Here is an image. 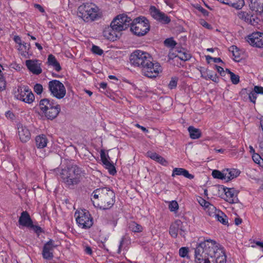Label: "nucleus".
Here are the masks:
<instances>
[{
  "label": "nucleus",
  "instance_id": "3c124183",
  "mask_svg": "<svg viewBox=\"0 0 263 263\" xmlns=\"http://www.w3.org/2000/svg\"><path fill=\"white\" fill-rule=\"evenodd\" d=\"M180 227L181 228H179V234L181 236L184 237H185V235L186 230L184 228V227L183 226V223H182V221H181V224Z\"/></svg>",
  "mask_w": 263,
  "mask_h": 263
},
{
  "label": "nucleus",
  "instance_id": "393cba45",
  "mask_svg": "<svg viewBox=\"0 0 263 263\" xmlns=\"http://www.w3.org/2000/svg\"><path fill=\"white\" fill-rule=\"evenodd\" d=\"M181 221L180 220H176L173 223L170 227L169 233L172 237L176 238L179 232V228H181Z\"/></svg>",
  "mask_w": 263,
  "mask_h": 263
},
{
  "label": "nucleus",
  "instance_id": "bf43d9fd",
  "mask_svg": "<svg viewBox=\"0 0 263 263\" xmlns=\"http://www.w3.org/2000/svg\"><path fill=\"white\" fill-rule=\"evenodd\" d=\"M14 41L16 44H18L20 45V46L22 45V40L21 37L18 35H15L14 37Z\"/></svg>",
  "mask_w": 263,
  "mask_h": 263
},
{
  "label": "nucleus",
  "instance_id": "ddd939ff",
  "mask_svg": "<svg viewBox=\"0 0 263 263\" xmlns=\"http://www.w3.org/2000/svg\"><path fill=\"white\" fill-rule=\"evenodd\" d=\"M149 11L152 16L162 24H167L171 22V19L168 16L155 6H151Z\"/></svg>",
  "mask_w": 263,
  "mask_h": 263
},
{
  "label": "nucleus",
  "instance_id": "338daca9",
  "mask_svg": "<svg viewBox=\"0 0 263 263\" xmlns=\"http://www.w3.org/2000/svg\"><path fill=\"white\" fill-rule=\"evenodd\" d=\"M212 60L214 63L222 62V60L219 58H213Z\"/></svg>",
  "mask_w": 263,
  "mask_h": 263
},
{
  "label": "nucleus",
  "instance_id": "aec40b11",
  "mask_svg": "<svg viewBox=\"0 0 263 263\" xmlns=\"http://www.w3.org/2000/svg\"><path fill=\"white\" fill-rule=\"evenodd\" d=\"M18 222L20 225L29 227L32 223L30 216L27 211H23L20 217Z\"/></svg>",
  "mask_w": 263,
  "mask_h": 263
},
{
  "label": "nucleus",
  "instance_id": "f704fd0d",
  "mask_svg": "<svg viewBox=\"0 0 263 263\" xmlns=\"http://www.w3.org/2000/svg\"><path fill=\"white\" fill-rule=\"evenodd\" d=\"M231 51L232 52L233 59L236 62H239L241 60L240 51L236 46H233L231 47Z\"/></svg>",
  "mask_w": 263,
  "mask_h": 263
},
{
  "label": "nucleus",
  "instance_id": "9b49d317",
  "mask_svg": "<svg viewBox=\"0 0 263 263\" xmlns=\"http://www.w3.org/2000/svg\"><path fill=\"white\" fill-rule=\"evenodd\" d=\"M132 23V19L125 14H119L111 22L116 30L120 32L127 29Z\"/></svg>",
  "mask_w": 263,
  "mask_h": 263
},
{
  "label": "nucleus",
  "instance_id": "6ab92c4d",
  "mask_svg": "<svg viewBox=\"0 0 263 263\" xmlns=\"http://www.w3.org/2000/svg\"><path fill=\"white\" fill-rule=\"evenodd\" d=\"M223 191L227 197V201L231 203H236L238 201L237 197L238 192L233 188H223Z\"/></svg>",
  "mask_w": 263,
  "mask_h": 263
},
{
  "label": "nucleus",
  "instance_id": "f03ea898",
  "mask_svg": "<svg viewBox=\"0 0 263 263\" xmlns=\"http://www.w3.org/2000/svg\"><path fill=\"white\" fill-rule=\"evenodd\" d=\"M130 62L133 66L140 67L144 76L151 79L156 78L162 71L160 65L153 62L152 55L141 50H136L131 53Z\"/></svg>",
  "mask_w": 263,
  "mask_h": 263
},
{
  "label": "nucleus",
  "instance_id": "4d7b16f0",
  "mask_svg": "<svg viewBox=\"0 0 263 263\" xmlns=\"http://www.w3.org/2000/svg\"><path fill=\"white\" fill-rule=\"evenodd\" d=\"M198 9L199 11H200L204 15L207 16L209 14V12L206 10L205 9L202 8L201 6L198 7Z\"/></svg>",
  "mask_w": 263,
  "mask_h": 263
},
{
  "label": "nucleus",
  "instance_id": "ea45409f",
  "mask_svg": "<svg viewBox=\"0 0 263 263\" xmlns=\"http://www.w3.org/2000/svg\"><path fill=\"white\" fill-rule=\"evenodd\" d=\"M258 5L257 6H255L252 10L259 13H263V0H260Z\"/></svg>",
  "mask_w": 263,
  "mask_h": 263
},
{
  "label": "nucleus",
  "instance_id": "58836bf2",
  "mask_svg": "<svg viewBox=\"0 0 263 263\" xmlns=\"http://www.w3.org/2000/svg\"><path fill=\"white\" fill-rule=\"evenodd\" d=\"M252 159L254 162L259 165H261L263 163V159L258 154H254L252 155Z\"/></svg>",
  "mask_w": 263,
  "mask_h": 263
},
{
  "label": "nucleus",
  "instance_id": "c756f323",
  "mask_svg": "<svg viewBox=\"0 0 263 263\" xmlns=\"http://www.w3.org/2000/svg\"><path fill=\"white\" fill-rule=\"evenodd\" d=\"M240 95L242 96L243 95H248V98L250 102L255 104L256 99L257 98V93L255 91H248L246 88L242 89L240 91Z\"/></svg>",
  "mask_w": 263,
  "mask_h": 263
},
{
  "label": "nucleus",
  "instance_id": "052dcab7",
  "mask_svg": "<svg viewBox=\"0 0 263 263\" xmlns=\"http://www.w3.org/2000/svg\"><path fill=\"white\" fill-rule=\"evenodd\" d=\"M84 252H85V253L88 255H91L92 253L91 248L89 246L85 247L84 249Z\"/></svg>",
  "mask_w": 263,
  "mask_h": 263
},
{
  "label": "nucleus",
  "instance_id": "09e8293b",
  "mask_svg": "<svg viewBox=\"0 0 263 263\" xmlns=\"http://www.w3.org/2000/svg\"><path fill=\"white\" fill-rule=\"evenodd\" d=\"M251 22H249V24H251L253 26H256L258 23V21L259 20V18L253 15H251Z\"/></svg>",
  "mask_w": 263,
  "mask_h": 263
},
{
  "label": "nucleus",
  "instance_id": "72a5a7b5",
  "mask_svg": "<svg viewBox=\"0 0 263 263\" xmlns=\"http://www.w3.org/2000/svg\"><path fill=\"white\" fill-rule=\"evenodd\" d=\"M238 17L239 18L243 20L247 23L251 22V14L248 13L246 11H240L238 13Z\"/></svg>",
  "mask_w": 263,
  "mask_h": 263
},
{
  "label": "nucleus",
  "instance_id": "774afa93",
  "mask_svg": "<svg viewBox=\"0 0 263 263\" xmlns=\"http://www.w3.org/2000/svg\"><path fill=\"white\" fill-rule=\"evenodd\" d=\"M255 243L257 246H259L263 248V242L256 241L255 242Z\"/></svg>",
  "mask_w": 263,
  "mask_h": 263
},
{
  "label": "nucleus",
  "instance_id": "cd10ccee",
  "mask_svg": "<svg viewBox=\"0 0 263 263\" xmlns=\"http://www.w3.org/2000/svg\"><path fill=\"white\" fill-rule=\"evenodd\" d=\"M47 63L49 65L52 66L57 71L59 72L61 70L60 63L52 54L48 55Z\"/></svg>",
  "mask_w": 263,
  "mask_h": 263
},
{
  "label": "nucleus",
  "instance_id": "2eb2a0df",
  "mask_svg": "<svg viewBox=\"0 0 263 263\" xmlns=\"http://www.w3.org/2000/svg\"><path fill=\"white\" fill-rule=\"evenodd\" d=\"M100 157L103 164L105 168L108 170L109 174L112 175L116 174L117 173L116 168L113 163L109 161L110 158L108 155H106L104 149H101L100 151Z\"/></svg>",
  "mask_w": 263,
  "mask_h": 263
},
{
  "label": "nucleus",
  "instance_id": "603ef678",
  "mask_svg": "<svg viewBox=\"0 0 263 263\" xmlns=\"http://www.w3.org/2000/svg\"><path fill=\"white\" fill-rule=\"evenodd\" d=\"M258 144L260 152L263 155V136L258 138Z\"/></svg>",
  "mask_w": 263,
  "mask_h": 263
},
{
  "label": "nucleus",
  "instance_id": "4468645a",
  "mask_svg": "<svg viewBox=\"0 0 263 263\" xmlns=\"http://www.w3.org/2000/svg\"><path fill=\"white\" fill-rule=\"evenodd\" d=\"M57 247L52 239H50L46 242L43 247L42 251L43 257L45 259H52L53 258V251Z\"/></svg>",
  "mask_w": 263,
  "mask_h": 263
},
{
  "label": "nucleus",
  "instance_id": "f3484780",
  "mask_svg": "<svg viewBox=\"0 0 263 263\" xmlns=\"http://www.w3.org/2000/svg\"><path fill=\"white\" fill-rule=\"evenodd\" d=\"M17 133L20 140L25 143L31 138V133L28 128L22 124H17Z\"/></svg>",
  "mask_w": 263,
  "mask_h": 263
},
{
  "label": "nucleus",
  "instance_id": "c85d7f7f",
  "mask_svg": "<svg viewBox=\"0 0 263 263\" xmlns=\"http://www.w3.org/2000/svg\"><path fill=\"white\" fill-rule=\"evenodd\" d=\"M190 136L192 139H197L201 136V132L198 128L190 126L188 127Z\"/></svg>",
  "mask_w": 263,
  "mask_h": 263
},
{
  "label": "nucleus",
  "instance_id": "4be33fe9",
  "mask_svg": "<svg viewBox=\"0 0 263 263\" xmlns=\"http://www.w3.org/2000/svg\"><path fill=\"white\" fill-rule=\"evenodd\" d=\"M216 210L209 211V215L210 216L214 217L218 221L223 224L227 225L228 223L227 216L221 212L218 211V213H216Z\"/></svg>",
  "mask_w": 263,
  "mask_h": 263
},
{
  "label": "nucleus",
  "instance_id": "f257e3e1",
  "mask_svg": "<svg viewBox=\"0 0 263 263\" xmlns=\"http://www.w3.org/2000/svg\"><path fill=\"white\" fill-rule=\"evenodd\" d=\"M226 257L223 250L211 239L200 243L195 251L196 263H226Z\"/></svg>",
  "mask_w": 263,
  "mask_h": 263
},
{
  "label": "nucleus",
  "instance_id": "e433bc0d",
  "mask_svg": "<svg viewBox=\"0 0 263 263\" xmlns=\"http://www.w3.org/2000/svg\"><path fill=\"white\" fill-rule=\"evenodd\" d=\"M189 248L187 247H181L179 250V254L181 257H188Z\"/></svg>",
  "mask_w": 263,
  "mask_h": 263
},
{
  "label": "nucleus",
  "instance_id": "8fccbe9b",
  "mask_svg": "<svg viewBox=\"0 0 263 263\" xmlns=\"http://www.w3.org/2000/svg\"><path fill=\"white\" fill-rule=\"evenodd\" d=\"M178 57L181 60L184 61L189 60L191 58L190 54L185 53H183Z\"/></svg>",
  "mask_w": 263,
  "mask_h": 263
},
{
  "label": "nucleus",
  "instance_id": "de8ad7c7",
  "mask_svg": "<svg viewBox=\"0 0 263 263\" xmlns=\"http://www.w3.org/2000/svg\"><path fill=\"white\" fill-rule=\"evenodd\" d=\"M29 228H31L36 233L38 234L43 232L42 228L40 226L33 225V222L30 226Z\"/></svg>",
  "mask_w": 263,
  "mask_h": 263
},
{
  "label": "nucleus",
  "instance_id": "a18cd8bd",
  "mask_svg": "<svg viewBox=\"0 0 263 263\" xmlns=\"http://www.w3.org/2000/svg\"><path fill=\"white\" fill-rule=\"evenodd\" d=\"M43 86L40 84H36L34 86V91L37 95H40L43 91Z\"/></svg>",
  "mask_w": 263,
  "mask_h": 263
},
{
  "label": "nucleus",
  "instance_id": "423d86ee",
  "mask_svg": "<svg viewBox=\"0 0 263 263\" xmlns=\"http://www.w3.org/2000/svg\"><path fill=\"white\" fill-rule=\"evenodd\" d=\"M79 16L84 21H93L100 17L99 9L92 4H86L80 6L79 8Z\"/></svg>",
  "mask_w": 263,
  "mask_h": 263
},
{
  "label": "nucleus",
  "instance_id": "f8f14e48",
  "mask_svg": "<svg viewBox=\"0 0 263 263\" xmlns=\"http://www.w3.org/2000/svg\"><path fill=\"white\" fill-rule=\"evenodd\" d=\"M247 41L252 46L263 48V33L253 32L247 36Z\"/></svg>",
  "mask_w": 263,
  "mask_h": 263
},
{
  "label": "nucleus",
  "instance_id": "0e129e2a",
  "mask_svg": "<svg viewBox=\"0 0 263 263\" xmlns=\"http://www.w3.org/2000/svg\"><path fill=\"white\" fill-rule=\"evenodd\" d=\"M136 126L138 127V128H140L144 132H146V133L148 132V130L145 127H144L142 126H141L138 124H136Z\"/></svg>",
  "mask_w": 263,
  "mask_h": 263
},
{
  "label": "nucleus",
  "instance_id": "864d4df0",
  "mask_svg": "<svg viewBox=\"0 0 263 263\" xmlns=\"http://www.w3.org/2000/svg\"><path fill=\"white\" fill-rule=\"evenodd\" d=\"M126 240V238L125 237H122L120 241V245L119 246V248L117 251V253L118 254H120L121 252V248L122 246L123 245L124 241Z\"/></svg>",
  "mask_w": 263,
  "mask_h": 263
},
{
  "label": "nucleus",
  "instance_id": "dca6fc26",
  "mask_svg": "<svg viewBox=\"0 0 263 263\" xmlns=\"http://www.w3.org/2000/svg\"><path fill=\"white\" fill-rule=\"evenodd\" d=\"M120 32L115 30V28L110 24V26L106 27L103 31V36L110 41H114L119 37Z\"/></svg>",
  "mask_w": 263,
  "mask_h": 263
},
{
  "label": "nucleus",
  "instance_id": "9d476101",
  "mask_svg": "<svg viewBox=\"0 0 263 263\" xmlns=\"http://www.w3.org/2000/svg\"><path fill=\"white\" fill-rule=\"evenodd\" d=\"M15 97L25 103L30 104L34 100V96L31 90L26 86H18L14 92Z\"/></svg>",
  "mask_w": 263,
  "mask_h": 263
},
{
  "label": "nucleus",
  "instance_id": "7ed1b4c3",
  "mask_svg": "<svg viewBox=\"0 0 263 263\" xmlns=\"http://www.w3.org/2000/svg\"><path fill=\"white\" fill-rule=\"evenodd\" d=\"M57 171L58 177L66 187L70 189L78 184L84 175L82 169L74 164H68L64 168Z\"/></svg>",
  "mask_w": 263,
  "mask_h": 263
},
{
  "label": "nucleus",
  "instance_id": "473e14b6",
  "mask_svg": "<svg viewBox=\"0 0 263 263\" xmlns=\"http://www.w3.org/2000/svg\"><path fill=\"white\" fill-rule=\"evenodd\" d=\"M198 202L201 206H204L205 209H208V211H216L215 207L204 199L200 198Z\"/></svg>",
  "mask_w": 263,
  "mask_h": 263
},
{
  "label": "nucleus",
  "instance_id": "7c9ffc66",
  "mask_svg": "<svg viewBox=\"0 0 263 263\" xmlns=\"http://www.w3.org/2000/svg\"><path fill=\"white\" fill-rule=\"evenodd\" d=\"M245 5L244 0H231L229 6L236 9H241Z\"/></svg>",
  "mask_w": 263,
  "mask_h": 263
},
{
  "label": "nucleus",
  "instance_id": "6e6d98bb",
  "mask_svg": "<svg viewBox=\"0 0 263 263\" xmlns=\"http://www.w3.org/2000/svg\"><path fill=\"white\" fill-rule=\"evenodd\" d=\"M250 1V7L251 9H252L254 7H255V6H258V4L260 0H249Z\"/></svg>",
  "mask_w": 263,
  "mask_h": 263
},
{
  "label": "nucleus",
  "instance_id": "680f3d73",
  "mask_svg": "<svg viewBox=\"0 0 263 263\" xmlns=\"http://www.w3.org/2000/svg\"><path fill=\"white\" fill-rule=\"evenodd\" d=\"M201 24L204 27H205L207 29H211L212 28L211 25H210L209 23H208L204 21H202L201 22Z\"/></svg>",
  "mask_w": 263,
  "mask_h": 263
},
{
  "label": "nucleus",
  "instance_id": "5fc2aeb1",
  "mask_svg": "<svg viewBox=\"0 0 263 263\" xmlns=\"http://www.w3.org/2000/svg\"><path fill=\"white\" fill-rule=\"evenodd\" d=\"M254 90L257 94H263V87L261 86H255L254 88Z\"/></svg>",
  "mask_w": 263,
  "mask_h": 263
},
{
  "label": "nucleus",
  "instance_id": "69168bd1",
  "mask_svg": "<svg viewBox=\"0 0 263 263\" xmlns=\"http://www.w3.org/2000/svg\"><path fill=\"white\" fill-rule=\"evenodd\" d=\"M241 222H242L241 219H240L239 218H235V223L236 225L238 226L239 224L241 223Z\"/></svg>",
  "mask_w": 263,
  "mask_h": 263
},
{
  "label": "nucleus",
  "instance_id": "c03bdc74",
  "mask_svg": "<svg viewBox=\"0 0 263 263\" xmlns=\"http://www.w3.org/2000/svg\"><path fill=\"white\" fill-rule=\"evenodd\" d=\"M230 79L231 82L234 84H237L239 82V77L238 75L235 74L234 73H231L230 75Z\"/></svg>",
  "mask_w": 263,
  "mask_h": 263
},
{
  "label": "nucleus",
  "instance_id": "39448f33",
  "mask_svg": "<svg viewBox=\"0 0 263 263\" xmlns=\"http://www.w3.org/2000/svg\"><path fill=\"white\" fill-rule=\"evenodd\" d=\"M39 108L45 117L48 120L55 119L61 111L60 105L53 100L41 99L39 102Z\"/></svg>",
  "mask_w": 263,
  "mask_h": 263
},
{
  "label": "nucleus",
  "instance_id": "20e7f679",
  "mask_svg": "<svg viewBox=\"0 0 263 263\" xmlns=\"http://www.w3.org/2000/svg\"><path fill=\"white\" fill-rule=\"evenodd\" d=\"M93 198L97 200V205L92 201L94 205L103 210L111 208L115 202V194L114 191L108 187L97 189L92 193Z\"/></svg>",
  "mask_w": 263,
  "mask_h": 263
},
{
  "label": "nucleus",
  "instance_id": "1a4fd4ad",
  "mask_svg": "<svg viewBox=\"0 0 263 263\" xmlns=\"http://www.w3.org/2000/svg\"><path fill=\"white\" fill-rule=\"evenodd\" d=\"M48 88L51 95L58 99H63L66 95V88L60 81L53 80L49 82Z\"/></svg>",
  "mask_w": 263,
  "mask_h": 263
},
{
  "label": "nucleus",
  "instance_id": "2f4dec72",
  "mask_svg": "<svg viewBox=\"0 0 263 263\" xmlns=\"http://www.w3.org/2000/svg\"><path fill=\"white\" fill-rule=\"evenodd\" d=\"M129 228L135 233H139L142 231V227L135 221H132L129 224Z\"/></svg>",
  "mask_w": 263,
  "mask_h": 263
},
{
  "label": "nucleus",
  "instance_id": "c9c22d12",
  "mask_svg": "<svg viewBox=\"0 0 263 263\" xmlns=\"http://www.w3.org/2000/svg\"><path fill=\"white\" fill-rule=\"evenodd\" d=\"M212 175L214 178L225 180L224 170H223L222 172L216 170H213Z\"/></svg>",
  "mask_w": 263,
  "mask_h": 263
},
{
  "label": "nucleus",
  "instance_id": "13d9d810",
  "mask_svg": "<svg viewBox=\"0 0 263 263\" xmlns=\"http://www.w3.org/2000/svg\"><path fill=\"white\" fill-rule=\"evenodd\" d=\"M215 67L217 71L221 74V76H223V74L224 73V71L223 68L216 65H215Z\"/></svg>",
  "mask_w": 263,
  "mask_h": 263
},
{
  "label": "nucleus",
  "instance_id": "4c0bfd02",
  "mask_svg": "<svg viewBox=\"0 0 263 263\" xmlns=\"http://www.w3.org/2000/svg\"><path fill=\"white\" fill-rule=\"evenodd\" d=\"M164 45L169 47H174L176 45V42L173 39V38L166 39L164 41Z\"/></svg>",
  "mask_w": 263,
  "mask_h": 263
},
{
  "label": "nucleus",
  "instance_id": "a878e982",
  "mask_svg": "<svg viewBox=\"0 0 263 263\" xmlns=\"http://www.w3.org/2000/svg\"><path fill=\"white\" fill-rule=\"evenodd\" d=\"M48 139L45 135L37 136L35 138V145L38 148H43L47 146Z\"/></svg>",
  "mask_w": 263,
  "mask_h": 263
},
{
  "label": "nucleus",
  "instance_id": "e2e57ef3",
  "mask_svg": "<svg viewBox=\"0 0 263 263\" xmlns=\"http://www.w3.org/2000/svg\"><path fill=\"white\" fill-rule=\"evenodd\" d=\"M35 8L37 9L40 12H44L45 10L44 8L39 4H35L34 5Z\"/></svg>",
  "mask_w": 263,
  "mask_h": 263
},
{
  "label": "nucleus",
  "instance_id": "49530a36",
  "mask_svg": "<svg viewBox=\"0 0 263 263\" xmlns=\"http://www.w3.org/2000/svg\"><path fill=\"white\" fill-rule=\"evenodd\" d=\"M178 79L176 78H172L168 84V87L173 89L177 86Z\"/></svg>",
  "mask_w": 263,
  "mask_h": 263
},
{
  "label": "nucleus",
  "instance_id": "0eeeda50",
  "mask_svg": "<svg viewBox=\"0 0 263 263\" xmlns=\"http://www.w3.org/2000/svg\"><path fill=\"white\" fill-rule=\"evenodd\" d=\"M130 24V30L138 36L145 35L149 30L148 21L143 17H137L133 21L132 20Z\"/></svg>",
  "mask_w": 263,
  "mask_h": 263
},
{
  "label": "nucleus",
  "instance_id": "37998d69",
  "mask_svg": "<svg viewBox=\"0 0 263 263\" xmlns=\"http://www.w3.org/2000/svg\"><path fill=\"white\" fill-rule=\"evenodd\" d=\"M6 82L2 74H0V91L5 89Z\"/></svg>",
  "mask_w": 263,
  "mask_h": 263
},
{
  "label": "nucleus",
  "instance_id": "79ce46f5",
  "mask_svg": "<svg viewBox=\"0 0 263 263\" xmlns=\"http://www.w3.org/2000/svg\"><path fill=\"white\" fill-rule=\"evenodd\" d=\"M92 52L96 54L101 55L103 53V51L99 46L93 45L91 48Z\"/></svg>",
  "mask_w": 263,
  "mask_h": 263
},
{
  "label": "nucleus",
  "instance_id": "a19ab883",
  "mask_svg": "<svg viewBox=\"0 0 263 263\" xmlns=\"http://www.w3.org/2000/svg\"><path fill=\"white\" fill-rule=\"evenodd\" d=\"M168 208L172 212H175L178 209V204L176 201H172L170 202Z\"/></svg>",
  "mask_w": 263,
  "mask_h": 263
},
{
  "label": "nucleus",
  "instance_id": "412c9836",
  "mask_svg": "<svg viewBox=\"0 0 263 263\" xmlns=\"http://www.w3.org/2000/svg\"><path fill=\"white\" fill-rule=\"evenodd\" d=\"M201 77L205 79H210L214 82L219 81L218 77L216 73H213L212 71L208 69L200 70Z\"/></svg>",
  "mask_w": 263,
  "mask_h": 263
},
{
  "label": "nucleus",
  "instance_id": "a211bd4d",
  "mask_svg": "<svg viewBox=\"0 0 263 263\" xmlns=\"http://www.w3.org/2000/svg\"><path fill=\"white\" fill-rule=\"evenodd\" d=\"M26 65L28 69L35 74H39L42 72V69L37 60H26Z\"/></svg>",
  "mask_w": 263,
  "mask_h": 263
},
{
  "label": "nucleus",
  "instance_id": "6e6552de",
  "mask_svg": "<svg viewBox=\"0 0 263 263\" xmlns=\"http://www.w3.org/2000/svg\"><path fill=\"white\" fill-rule=\"evenodd\" d=\"M75 216L79 227L82 229H89L93 224V218L89 212L86 210L76 212Z\"/></svg>",
  "mask_w": 263,
  "mask_h": 263
},
{
  "label": "nucleus",
  "instance_id": "b1692460",
  "mask_svg": "<svg viewBox=\"0 0 263 263\" xmlns=\"http://www.w3.org/2000/svg\"><path fill=\"white\" fill-rule=\"evenodd\" d=\"M240 172L235 168H227L224 170V177L227 181L236 178L239 175Z\"/></svg>",
  "mask_w": 263,
  "mask_h": 263
},
{
  "label": "nucleus",
  "instance_id": "5701e85b",
  "mask_svg": "<svg viewBox=\"0 0 263 263\" xmlns=\"http://www.w3.org/2000/svg\"><path fill=\"white\" fill-rule=\"evenodd\" d=\"M183 176L184 177L190 179H193L194 178V176L191 174H190L189 171L183 168H175L173 170V173L172 174V177H174L175 176Z\"/></svg>",
  "mask_w": 263,
  "mask_h": 263
},
{
  "label": "nucleus",
  "instance_id": "bb28decb",
  "mask_svg": "<svg viewBox=\"0 0 263 263\" xmlns=\"http://www.w3.org/2000/svg\"><path fill=\"white\" fill-rule=\"evenodd\" d=\"M147 156L151 158L152 159L159 162L163 165H166L167 164V162L165 159L159 155L157 154L156 153L149 151L147 152Z\"/></svg>",
  "mask_w": 263,
  "mask_h": 263
}]
</instances>
